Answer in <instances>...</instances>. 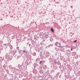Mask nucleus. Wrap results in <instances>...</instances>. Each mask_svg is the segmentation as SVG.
Listing matches in <instances>:
<instances>
[{"label":"nucleus","instance_id":"nucleus-1","mask_svg":"<svg viewBox=\"0 0 80 80\" xmlns=\"http://www.w3.org/2000/svg\"><path fill=\"white\" fill-rule=\"evenodd\" d=\"M10 56L8 55H7L6 56V59H7V58H8V60H11V58H10Z\"/></svg>","mask_w":80,"mask_h":80},{"label":"nucleus","instance_id":"nucleus-2","mask_svg":"<svg viewBox=\"0 0 80 80\" xmlns=\"http://www.w3.org/2000/svg\"><path fill=\"white\" fill-rule=\"evenodd\" d=\"M56 46L58 47V45H59V47H62V46H61V44L60 43H58V42L56 43Z\"/></svg>","mask_w":80,"mask_h":80},{"label":"nucleus","instance_id":"nucleus-3","mask_svg":"<svg viewBox=\"0 0 80 80\" xmlns=\"http://www.w3.org/2000/svg\"><path fill=\"white\" fill-rule=\"evenodd\" d=\"M39 73H43V71L42 70H41L39 71Z\"/></svg>","mask_w":80,"mask_h":80},{"label":"nucleus","instance_id":"nucleus-4","mask_svg":"<svg viewBox=\"0 0 80 80\" xmlns=\"http://www.w3.org/2000/svg\"><path fill=\"white\" fill-rule=\"evenodd\" d=\"M9 47L10 49H11V50H12L13 49V46H12L11 45H10Z\"/></svg>","mask_w":80,"mask_h":80},{"label":"nucleus","instance_id":"nucleus-5","mask_svg":"<svg viewBox=\"0 0 80 80\" xmlns=\"http://www.w3.org/2000/svg\"><path fill=\"white\" fill-rule=\"evenodd\" d=\"M43 68L44 70H46V69L47 68V66H44V67H43Z\"/></svg>","mask_w":80,"mask_h":80},{"label":"nucleus","instance_id":"nucleus-6","mask_svg":"<svg viewBox=\"0 0 80 80\" xmlns=\"http://www.w3.org/2000/svg\"><path fill=\"white\" fill-rule=\"evenodd\" d=\"M51 30L52 32H54V30H53V28H51Z\"/></svg>","mask_w":80,"mask_h":80},{"label":"nucleus","instance_id":"nucleus-7","mask_svg":"<svg viewBox=\"0 0 80 80\" xmlns=\"http://www.w3.org/2000/svg\"><path fill=\"white\" fill-rule=\"evenodd\" d=\"M48 61H49V63H50V62H51V61H52V59L51 58L49 59Z\"/></svg>","mask_w":80,"mask_h":80},{"label":"nucleus","instance_id":"nucleus-8","mask_svg":"<svg viewBox=\"0 0 80 80\" xmlns=\"http://www.w3.org/2000/svg\"><path fill=\"white\" fill-rule=\"evenodd\" d=\"M50 34H48L46 35V36H48V37H49V36H50Z\"/></svg>","mask_w":80,"mask_h":80},{"label":"nucleus","instance_id":"nucleus-9","mask_svg":"<svg viewBox=\"0 0 80 80\" xmlns=\"http://www.w3.org/2000/svg\"><path fill=\"white\" fill-rule=\"evenodd\" d=\"M22 52L23 53H27V52H26V51H25V50L22 51Z\"/></svg>","mask_w":80,"mask_h":80},{"label":"nucleus","instance_id":"nucleus-10","mask_svg":"<svg viewBox=\"0 0 80 80\" xmlns=\"http://www.w3.org/2000/svg\"><path fill=\"white\" fill-rule=\"evenodd\" d=\"M42 61H41L39 62V64H42Z\"/></svg>","mask_w":80,"mask_h":80},{"label":"nucleus","instance_id":"nucleus-11","mask_svg":"<svg viewBox=\"0 0 80 80\" xmlns=\"http://www.w3.org/2000/svg\"><path fill=\"white\" fill-rule=\"evenodd\" d=\"M58 62H57L56 61H55L54 62V64H57V63Z\"/></svg>","mask_w":80,"mask_h":80},{"label":"nucleus","instance_id":"nucleus-12","mask_svg":"<svg viewBox=\"0 0 80 80\" xmlns=\"http://www.w3.org/2000/svg\"><path fill=\"white\" fill-rule=\"evenodd\" d=\"M50 40H51V41H52H52H53V39H50Z\"/></svg>","mask_w":80,"mask_h":80},{"label":"nucleus","instance_id":"nucleus-13","mask_svg":"<svg viewBox=\"0 0 80 80\" xmlns=\"http://www.w3.org/2000/svg\"><path fill=\"white\" fill-rule=\"evenodd\" d=\"M18 49H19V47H17V50H18Z\"/></svg>","mask_w":80,"mask_h":80},{"label":"nucleus","instance_id":"nucleus-14","mask_svg":"<svg viewBox=\"0 0 80 80\" xmlns=\"http://www.w3.org/2000/svg\"><path fill=\"white\" fill-rule=\"evenodd\" d=\"M63 51L64 52H67V51H68V50L65 51V50H64V49L63 50Z\"/></svg>","mask_w":80,"mask_h":80},{"label":"nucleus","instance_id":"nucleus-15","mask_svg":"<svg viewBox=\"0 0 80 80\" xmlns=\"http://www.w3.org/2000/svg\"><path fill=\"white\" fill-rule=\"evenodd\" d=\"M52 46V45H49V47H50V46Z\"/></svg>","mask_w":80,"mask_h":80},{"label":"nucleus","instance_id":"nucleus-16","mask_svg":"<svg viewBox=\"0 0 80 80\" xmlns=\"http://www.w3.org/2000/svg\"><path fill=\"white\" fill-rule=\"evenodd\" d=\"M57 75H59V72L57 73Z\"/></svg>","mask_w":80,"mask_h":80},{"label":"nucleus","instance_id":"nucleus-17","mask_svg":"<svg viewBox=\"0 0 80 80\" xmlns=\"http://www.w3.org/2000/svg\"><path fill=\"white\" fill-rule=\"evenodd\" d=\"M77 40H75L74 41V42H77Z\"/></svg>","mask_w":80,"mask_h":80},{"label":"nucleus","instance_id":"nucleus-18","mask_svg":"<svg viewBox=\"0 0 80 80\" xmlns=\"http://www.w3.org/2000/svg\"><path fill=\"white\" fill-rule=\"evenodd\" d=\"M12 38H14V37H12Z\"/></svg>","mask_w":80,"mask_h":80},{"label":"nucleus","instance_id":"nucleus-19","mask_svg":"<svg viewBox=\"0 0 80 80\" xmlns=\"http://www.w3.org/2000/svg\"><path fill=\"white\" fill-rule=\"evenodd\" d=\"M34 68H35L36 67L34 66Z\"/></svg>","mask_w":80,"mask_h":80},{"label":"nucleus","instance_id":"nucleus-20","mask_svg":"<svg viewBox=\"0 0 80 80\" xmlns=\"http://www.w3.org/2000/svg\"><path fill=\"white\" fill-rule=\"evenodd\" d=\"M71 51H72V48H71Z\"/></svg>","mask_w":80,"mask_h":80},{"label":"nucleus","instance_id":"nucleus-21","mask_svg":"<svg viewBox=\"0 0 80 80\" xmlns=\"http://www.w3.org/2000/svg\"><path fill=\"white\" fill-rule=\"evenodd\" d=\"M73 8V7L71 6V8Z\"/></svg>","mask_w":80,"mask_h":80},{"label":"nucleus","instance_id":"nucleus-22","mask_svg":"<svg viewBox=\"0 0 80 80\" xmlns=\"http://www.w3.org/2000/svg\"><path fill=\"white\" fill-rule=\"evenodd\" d=\"M29 47H30V44H29Z\"/></svg>","mask_w":80,"mask_h":80},{"label":"nucleus","instance_id":"nucleus-23","mask_svg":"<svg viewBox=\"0 0 80 80\" xmlns=\"http://www.w3.org/2000/svg\"><path fill=\"white\" fill-rule=\"evenodd\" d=\"M61 76V75H60V77H59L60 78Z\"/></svg>","mask_w":80,"mask_h":80},{"label":"nucleus","instance_id":"nucleus-24","mask_svg":"<svg viewBox=\"0 0 80 80\" xmlns=\"http://www.w3.org/2000/svg\"><path fill=\"white\" fill-rule=\"evenodd\" d=\"M7 44H4V45H6Z\"/></svg>","mask_w":80,"mask_h":80},{"label":"nucleus","instance_id":"nucleus-25","mask_svg":"<svg viewBox=\"0 0 80 80\" xmlns=\"http://www.w3.org/2000/svg\"><path fill=\"white\" fill-rule=\"evenodd\" d=\"M50 38H51V37L50 36L49 37Z\"/></svg>","mask_w":80,"mask_h":80},{"label":"nucleus","instance_id":"nucleus-26","mask_svg":"<svg viewBox=\"0 0 80 80\" xmlns=\"http://www.w3.org/2000/svg\"><path fill=\"white\" fill-rule=\"evenodd\" d=\"M68 53V52H67L66 53Z\"/></svg>","mask_w":80,"mask_h":80}]
</instances>
